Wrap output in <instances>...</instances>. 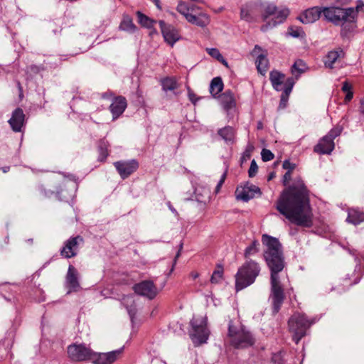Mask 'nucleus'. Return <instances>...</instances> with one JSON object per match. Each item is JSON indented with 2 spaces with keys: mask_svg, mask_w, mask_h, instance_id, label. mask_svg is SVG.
<instances>
[{
  "mask_svg": "<svg viewBox=\"0 0 364 364\" xmlns=\"http://www.w3.org/2000/svg\"><path fill=\"white\" fill-rule=\"evenodd\" d=\"M276 208L298 226L309 228L313 224L309 191L300 178L282 193L276 203Z\"/></svg>",
  "mask_w": 364,
  "mask_h": 364,
  "instance_id": "f257e3e1",
  "label": "nucleus"
},
{
  "mask_svg": "<svg viewBox=\"0 0 364 364\" xmlns=\"http://www.w3.org/2000/svg\"><path fill=\"white\" fill-rule=\"evenodd\" d=\"M262 242L265 247L264 257L271 272V294L273 310L277 313L284 300V289L280 284L279 272L284 267L282 245L276 237L264 234Z\"/></svg>",
  "mask_w": 364,
  "mask_h": 364,
  "instance_id": "f03ea898",
  "label": "nucleus"
},
{
  "mask_svg": "<svg viewBox=\"0 0 364 364\" xmlns=\"http://www.w3.org/2000/svg\"><path fill=\"white\" fill-rule=\"evenodd\" d=\"M322 11L327 21L333 23L335 26H342V34L346 33V27L349 26L346 24H351L355 22L356 11L353 7H323Z\"/></svg>",
  "mask_w": 364,
  "mask_h": 364,
  "instance_id": "7ed1b4c3",
  "label": "nucleus"
},
{
  "mask_svg": "<svg viewBox=\"0 0 364 364\" xmlns=\"http://www.w3.org/2000/svg\"><path fill=\"white\" fill-rule=\"evenodd\" d=\"M228 337L230 344L235 348H249L255 343L254 336L244 326L232 320L228 323Z\"/></svg>",
  "mask_w": 364,
  "mask_h": 364,
  "instance_id": "20e7f679",
  "label": "nucleus"
},
{
  "mask_svg": "<svg viewBox=\"0 0 364 364\" xmlns=\"http://www.w3.org/2000/svg\"><path fill=\"white\" fill-rule=\"evenodd\" d=\"M260 272L257 262L253 260L245 262L235 274V289L240 291L253 284Z\"/></svg>",
  "mask_w": 364,
  "mask_h": 364,
  "instance_id": "39448f33",
  "label": "nucleus"
},
{
  "mask_svg": "<svg viewBox=\"0 0 364 364\" xmlns=\"http://www.w3.org/2000/svg\"><path fill=\"white\" fill-rule=\"evenodd\" d=\"M314 323L302 313L296 312L289 319L288 326L292 339L295 343H299L300 340L306 335V331Z\"/></svg>",
  "mask_w": 364,
  "mask_h": 364,
  "instance_id": "423d86ee",
  "label": "nucleus"
},
{
  "mask_svg": "<svg viewBox=\"0 0 364 364\" xmlns=\"http://www.w3.org/2000/svg\"><path fill=\"white\" fill-rule=\"evenodd\" d=\"M189 331L190 338L195 346L205 343L208 339L210 331L207 328V318L203 316L193 317L191 321Z\"/></svg>",
  "mask_w": 364,
  "mask_h": 364,
  "instance_id": "0eeeda50",
  "label": "nucleus"
},
{
  "mask_svg": "<svg viewBox=\"0 0 364 364\" xmlns=\"http://www.w3.org/2000/svg\"><path fill=\"white\" fill-rule=\"evenodd\" d=\"M342 130V127L338 125L331 129L326 136L319 140L314 146V151L320 154H330L334 149L333 140L341 134Z\"/></svg>",
  "mask_w": 364,
  "mask_h": 364,
  "instance_id": "6e6552de",
  "label": "nucleus"
},
{
  "mask_svg": "<svg viewBox=\"0 0 364 364\" xmlns=\"http://www.w3.org/2000/svg\"><path fill=\"white\" fill-rule=\"evenodd\" d=\"M69 358L74 362L92 360L95 352L84 343H73L68 346Z\"/></svg>",
  "mask_w": 364,
  "mask_h": 364,
  "instance_id": "1a4fd4ad",
  "label": "nucleus"
},
{
  "mask_svg": "<svg viewBox=\"0 0 364 364\" xmlns=\"http://www.w3.org/2000/svg\"><path fill=\"white\" fill-rule=\"evenodd\" d=\"M134 291L137 294L152 300L158 294V289L153 281L144 280L134 284Z\"/></svg>",
  "mask_w": 364,
  "mask_h": 364,
  "instance_id": "9d476101",
  "label": "nucleus"
},
{
  "mask_svg": "<svg viewBox=\"0 0 364 364\" xmlns=\"http://www.w3.org/2000/svg\"><path fill=\"white\" fill-rule=\"evenodd\" d=\"M117 172L122 179L128 178L139 168V162L136 159L119 161L114 163Z\"/></svg>",
  "mask_w": 364,
  "mask_h": 364,
  "instance_id": "9b49d317",
  "label": "nucleus"
},
{
  "mask_svg": "<svg viewBox=\"0 0 364 364\" xmlns=\"http://www.w3.org/2000/svg\"><path fill=\"white\" fill-rule=\"evenodd\" d=\"M83 242V238L77 235L76 237H70L65 242V245L60 250V255L65 258H72L77 255L78 251V245Z\"/></svg>",
  "mask_w": 364,
  "mask_h": 364,
  "instance_id": "f8f14e48",
  "label": "nucleus"
},
{
  "mask_svg": "<svg viewBox=\"0 0 364 364\" xmlns=\"http://www.w3.org/2000/svg\"><path fill=\"white\" fill-rule=\"evenodd\" d=\"M161 33L164 41L171 46H173L180 39L178 30L170 24H166L164 21H159Z\"/></svg>",
  "mask_w": 364,
  "mask_h": 364,
  "instance_id": "ddd939ff",
  "label": "nucleus"
},
{
  "mask_svg": "<svg viewBox=\"0 0 364 364\" xmlns=\"http://www.w3.org/2000/svg\"><path fill=\"white\" fill-rule=\"evenodd\" d=\"M123 348H119L108 353H95L92 361L94 364H112L122 355Z\"/></svg>",
  "mask_w": 364,
  "mask_h": 364,
  "instance_id": "4468645a",
  "label": "nucleus"
},
{
  "mask_svg": "<svg viewBox=\"0 0 364 364\" xmlns=\"http://www.w3.org/2000/svg\"><path fill=\"white\" fill-rule=\"evenodd\" d=\"M261 194L260 189L255 185H246L238 186L235 191V196L237 200L247 202L253 198L256 194Z\"/></svg>",
  "mask_w": 364,
  "mask_h": 364,
  "instance_id": "2eb2a0df",
  "label": "nucleus"
},
{
  "mask_svg": "<svg viewBox=\"0 0 364 364\" xmlns=\"http://www.w3.org/2000/svg\"><path fill=\"white\" fill-rule=\"evenodd\" d=\"M289 14V11L287 8H284L282 9H278L277 8V11L274 14L272 18L271 21H267L265 24L261 26V31L265 32L268 31L269 28H272L276 26L278 24L283 23L286 18H287Z\"/></svg>",
  "mask_w": 364,
  "mask_h": 364,
  "instance_id": "dca6fc26",
  "label": "nucleus"
},
{
  "mask_svg": "<svg viewBox=\"0 0 364 364\" xmlns=\"http://www.w3.org/2000/svg\"><path fill=\"white\" fill-rule=\"evenodd\" d=\"M65 287L68 289V293L77 291L80 289L78 272L73 265L68 267L65 277Z\"/></svg>",
  "mask_w": 364,
  "mask_h": 364,
  "instance_id": "f3484780",
  "label": "nucleus"
},
{
  "mask_svg": "<svg viewBox=\"0 0 364 364\" xmlns=\"http://www.w3.org/2000/svg\"><path fill=\"white\" fill-rule=\"evenodd\" d=\"M127 107V102L124 97L117 96L115 97L111 105H109V110L112 114V119H117L125 111Z\"/></svg>",
  "mask_w": 364,
  "mask_h": 364,
  "instance_id": "a211bd4d",
  "label": "nucleus"
},
{
  "mask_svg": "<svg viewBox=\"0 0 364 364\" xmlns=\"http://www.w3.org/2000/svg\"><path fill=\"white\" fill-rule=\"evenodd\" d=\"M321 13H323V11L321 8L317 6L312 7L301 14L297 17V19L305 24L311 23L320 18Z\"/></svg>",
  "mask_w": 364,
  "mask_h": 364,
  "instance_id": "6ab92c4d",
  "label": "nucleus"
},
{
  "mask_svg": "<svg viewBox=\"0 0 364 364\" xmlns=\"http://www.w3.org/2000/svg\"><path fill=\"white\" fill-rule=\"evenodd\" d=\"M25 114L21 108H16L12 113V116L9 120V123L15 132L21 131V128L24 124Z\"/></svg>",
  "mask_w": 364,
  "mask_h": 364,
  "instance_id": "aec40b11",
  "label": "nucleus"
},
{
  "mask_svg": "<svg viewBox=\"0 0 364 364\" xmlns=\"http://www.w3.org/2000/svg\"><path fill=\"white\" fill-rule=\"evenodd\" d=\"M294 85V77H288L284 82L283 92L281 96L279 109H284L287 106L289 96L292 91Z\"/></svg>",
  "mask_w": 364,
  "mask_h": 364,
  "instance_id": "412c9836",
  "label": "nucleus"
},
{
  "mask_svg": "<svg viewBox=\"0 0 364 364\" xmlns=\"http://www.w3.org/2000/svg\"><path fill=\"white\" fill-rule=\"evenodd\" d=\"M187 21L191 24L203 28L210 23V18L206 13L200 12L198 14H193L191 16H188Z\"/></svg>",
  "mask_w": 364,
  "mask_h": 364,
  "instance_id": "4be33fe9",
  "label": "nucleus"
},
{
  "mask_svg": "<svg viewBox=\"0 0 364 364\" xmlns=\"http://www.w3.org/2000/svg\"><path fill=\"white\" fill-rule=\"evenodd\" d=\"M284 74L277 70H272L269 73V80L272 87L277 91H280L282 90V85L284 82Z\"/></svg>",
  "mask_w": 364,
  "mask_h": 364,
  "instance_id": "5701e85b",
  "label": "nucleus"
},
{
  "mask_svg": "<svg viewBox=\"0 0 364 364\" xmlns=\"http://www.w3.org/2000/svg\"><path fill=\"white\" fill-rule=\"evenodd\" d=\"M220 102L226 111L231 109L235 107V100L234 94L230 90H226L220 95Z\"/></svg>",
  "mask_w": 364,
  "mask_h": 364,
  "instance_id": "b1692460",
  "label": "nucleus"
},
{
  "mask_svg": "<svg viewBox=\"0 0 364 364\" xmlns=\"http://www.w3.org/2000/svg\"><path fill=\"white\" fill-rule=\"evenodd\" d=\"M308 68L304 60L301 59L296 60L291 67V73L294 79V83L301 76V75L307 70Z\"/></svg>",
  "mask_w": 364,
  "mask_h": 364,
  "instance_id": "393cba45",
  "label": "nucleus"
},
{
  "mask_svg": "<svg viewBox=\"0 0 364 364\" xmlns=\"http://www.w3.org/2000/svg\"><path fill=\"white\" fill-rule=\"evenodd\" d=\"M347 221L358 225L364 221V213L356 208H351L348 210Z\"/></svg>",
  "mask_w": 364,
  "mask_h": 364,
  "instance_id": "a878e982",
  "label": "nucleus"
},
{
  "mask_svg": "<svg viewBox=\"0 0 364 364\" xmlns=\"http://www.w3.org/2000/svg\"><path fill=\"white\" fill-rule=\"evenodd\" d=\"M218 135L226 142H233L235 132L233 127L226 126L218 131Z\"/></svg>",
  "mask_w": 364,
  "mask_h": 364,
  "instance_id": "bb28decb",
  "label": "nucleus"
},
{
  "mask_svg": "<svg viewBox=\"0 0 364 364\" xmlns=\"http://www.w3.org/2000/svg\"><path fill=\"white\" fill-rule=\"evenodd\" d=\"M343 54V50H331L328 53L325 57L324 64L325 66L331 69L333 68V65L336 60L340 58L341 55Z\"/></svg>",
  "mask_w": 364,
  "mask_h": 364,
  "instance_id": "cd10ccee",
  "label": "nucleus"
},
{
  "mask_svg": "<svg viewBox=\"0 0 364 364\" xmlns=\"http://www.w3.org/2000/svg\"><path fill=\"white\" fill-rule=\"evenodd\" d=\"M109 144L105 139L99 141L97 144V150L99 153L98 161H105L109 155L108 148Z\"/></svg>",
  "mask_w": 364,
  "mask_h": 364,
  "instance_id": "c85d7f7f",
  "label": "nucleus"
},
{
  "mask_svg": "<svg viewBox=\"0 0 364 364\" xmlns=\"http://www.w3.org/2000/svg\"><path fill=\"white\" fill-rule=\"evenodd\" d=\"M257 69L259 73L264 75L268 69L269 60L266 54H259L255 61Z\"/></svg>",
  "mask_w": 364,
  "mask_h": 364,
  "instance_id": "c756f323",
  "label": "nucleus"
},
{
  "mask_svg": "<svg viewBox=\"0 0 364 364\" xmlns=\"http://www.w3.org/2000/svg\"><path fill=\"white\" fill-rule=\"evenodd\" d=\"M223 89V82L220 77H214L210 85V92L213 97H215Z\"/></svg>",
  "mask_w": 364,
  "mask_h": 364,
  "instance_id": "7c9ffc66",
  "label": "nucleus"
},
{
  "mask_svg": "<svg viewBox=\"0 0 364 364\" xmlns=\"http://www.w3.org/2000/svg\"><path fill=\"white\" fill-rule=\"evenodd\" d=\"M119 28L122 31L129 33H134L136 30V26L134 24L132 18L129 16H124Z\"/></svg>",
  "mask_w": 364,
  "mask_h": 364,
  "instance_id": "2f4dec72",
  "label": "nucleus"
},
{
  "mask_svg": "<svg viewBox=\"0 0 364 364\" xmlns=\"http://www.w3.org/2000/svg\"><path fill=\"white\" fill-rule=\"evenodd\" d=\"M240 18L247 22H255L256 21V17L253 14V9L249 6H246L241 9Z\"/></svg>",
  "mask_w": 364,
  "mask_h": 364,
  "instance_id": "473e14b6",
  "label": "nucleus"
},
{
  "mask_svg": "<svg viewBox=\"0 0 364 364\" xmlns=\"http://www.w3.org/2000/svg\"><path fill=\"white\" fill-rule=\"evenodd\" d=\"M224 269L222 264H217L215 269L213 271L210 277L212 284L220 283L223 279Z\"/></svg>",
  "mask_w": 364,
  "mask_h": 364,
  "instance_id": "72a5a7b5",
  "label": "nucleus"
},
{
  "mask_svg": "<svg viewBox=\"0 0 364 364\" xmlns=\"http://www.w3.org/2000/svg\"><path fill=\"white\" fill-rule=\"evenodd\" d=\"M161 86L163 90L173 91L178 88V83L173 77H166L161 80Z\"/></svg>",
  "mask_w": 364,
  "mask_h": 364,
  "instance_id": "f704fd0d",
  "label": "nucleus"
},
{
  "mask_svg": "<svg viewBox=\"0 0 364 364\" xmlns=\"http://www.w3.org/2000/svg\"><path fill=\"white\" fill-rule=\"evenodd\" d=\"M176 10L187 20V17L193 14V8L190 7L186 2L181 1L178 4Z\"/></svg>",
  "mask_w": 364,
  "mask_h": 364,
  "instance_id": "c9c22d12",
  "label": "nucleus"
},
{
  "mask_svg": "<svg viewBox=\"0 0 364 364\" xmlns=\"http://www.w3.org/2000/svg\"><path fill=\"white\" fill-rule=\"evenodd\" d=\"M259 243L257 240L252 242L251 245L246 247L245 250V257L247 258L259 251Z\"/></svg>",
  "mask_w": 364,
  "mask_h": 364,
  "instance_id": "e433bc0d",
  "label": "nucleus"
},
{
  "mask_svg": "<svg viewBox=\"0 0 364 364\" xmlns=\"http://www.w3.org/2000/svg\"><path fill=\"white\" fill-rule=\"evenodd\" d=\"M277 6L274 4H268L262 15L263 21L267 22V19L270 16H273L274 14L277 11Z\"/></svg>",
  "mask_w": 364,
  "mask_h": 364,
  "instance_id": "4c0bfd02",
  "label": "nucleus"
},
{
  "mask_svg": "<svg viewBox=\"0 0 364 364\" xmlns=\"http://www.w3.org/2000/svg\"><path fill=\"white\" fill-rule=\"evenodd\" d=\"M136 15L138 17L139 23L141 26L146 27V28H150L152 26L153 21L151 19H150L148 16L143 14L140 11H137Z\"/></svg>",
  "mask_w": 364,
  "mask_h": 364,
  "instance_id": "58836bf2",
  "label": "nucleus"
},
{
  "mask_svg": "<svg viewBox=\"0 0 364 364\" xmlns=\"http://www.w3.org/2000/svg\"><path fill=\"white\" fill-rule=\"evenodd\" d=\"M208 53L213 58L217 59L220 62H225V66L228 67V62L224 59L220 51L217 48H211L206 49Z\"/></svg>",
  "mask_w": 364,
  "mask_h": 364,
  "instance_id": "ea45409f",
  "label": "nucleus"
},
{
  "mask_svg": "<svg viewBox=\"0 0 364 364\" xmlns=\"http://www.w3.org/2000/svg\"><path fill=\"white\" fill-rule=\"evenodd\" d=\"M288 33L294 38H299L302 36L304 34V32L301 28L290 26L288 29Z\"/></svg>",
  "mask_w": 364,
  "mask_h": 364,
  "instance_id": "a19ab883",
  "label": "nucleus"
},
{
  "mask_svg": "<svg viewBox=\"0 0 364 364\" xmlns=\"http://www.w3.org/2000/svg\"><path fill=\"white\" fill-rule=\"evenodd\" d=\"M261 156L263 161H269L274 159L273 153L267 149H263L261 152Z\"/></svg>",
  "mask_w": 364,
  "mask_h": 364,
  "instance_id": "79ce46f5",
  "label": "nucleus"
},
{
  "mask_svg": "<svg viewBox=\"0 0 364 364\" xmlns=\"http://www.w3.org/2000/svg\"><path fill=\"white\" fill-rule=\"evenodd\" d=\"M258 170V166L255 160H252L250 164V166L248 171V174L250 177H254Z\"/></svg>",
  "mask_w": 364,
  "mask_h": 364,
  "instance_id": "37998d69",
  "label": "nucleus"
},
{
  "mask_svg": "<svg viewBox=\"0 0 364 364\" xmlns=\"http://www.w3.org/2000/svg\"><path fill=\"white\" fill-rule=\"evenodd\" d=\"M43 70H44V68L41 65H31L27 67L28 72H31L33 74H38Z\"/></svg>",
  "mask_w": 364,
  "mask_h": 364,
  "instance_id": "c03bdc74",
  "label": "nucleus"
},
{
  "mask_svg": "<svg viewBox=\"0 0 364 364\" xmlns=\"http://www.w3.org/2000/svg\"><path fill=\"white\" fill-rule=\"evenodd\" d=\"M188 90V97L189 100L193 104L196 105V102L200 100L199 97H196V95L193 92V91L189 87H187Z\"/></svg>",
  "mask_w": 364,
  "mask_h": 364,
  "instance_id": "a18cd8bd",
  "label": "nucleus"
},
{
  "mask_svg": "<svg viewBox=\"0 0 364 364\" xmlns=\"http://www.w3.org/2000/svg\"><path fill=\"white\" fill-rule=\"evenodd\" d=\"M226 176H227V171H225L223 175L221 176V178L220 179V181H218L216 187H215V193H218L220 190V188L222 186V185L223 184V183L225 182V180L226 178Z\"/></svg>",
  "mask_w": 364,
  "mask_h": 364,
  "instance_id": "49530a36",
  "label": "nucleus"
},
{
  "mask_svg": "<svg viewBox=\"0 0 364 364\" xmlns=\"http://www.w3.org/2000/svg\"><path fill=\"white\" fill-rule=\"evenodd\" d=\"M282 166L284 169H287L291 173V171L294 168L295 165L291 164L289 161L286 160L284 161Z\"/></svg>",
  "mask_w": 364,
  "mask_h": 364,
  "instance_id": "de8ad7c7",
  "label": "nucleus"
},
{
  "mask_svg": "<svg viewBox=\"0 0 364 364\" xmlns=\"http://www.w3.org/2000/svg\"><path fill=\"white\" fill-rule=\"evenodd\" d=\"M127 311L131 317L132 319H133L134 316H135L136 313V310L134 306L131 305L130 306H126Z\"/></svg>",
  "mask_w": 364,
  "mask_h": 364,
  "instance_id": "09e8293b",
  "label": "nucleus"
},
{
  "mask_svg": "<svg viewBox=\"0 0 364 364\" xmlns=\"http://www.w3.org/2000/svg\"><path fill=\"white\" fill-rule=\"evenodd\" d=\"M342 90L346 93L352 91L351 85L347 81L343 82L342 85Z\"/></svg>",
  "mask_w": 364,
  "mask_h": 364,
  "instance_id": "8fccbe9b",
  "label": "nucleus"
},
{
  "mask_svg": "<svg viewBox=\"0 0 364 364\" xmlns=\"http://www.w3.org/2000/svg\"><path fill=\"white\" fill-rule=\"evenodd\" d=\"M291 173L290 171H287L284 175V185H287L291 180Z\"/></svg>",
  "mask_w": 364,
  "mask_h": 364,
  "instance_id": "3c124183",
  "label": "nucleus"
},
{
  "mask_svg": "<svg viewBox=\"0 0 364 364\" xmlns=\"http://www.w3.org/2000/svg\"><path fill=\"white\" fill-rule=\"evenodd\" d=\"M364 7V4L363 1H358V4H357V6L354 8L353 9L356 11V16L358 15V12L360 10H362V9Z\"/></svg>",
  "mask_w": 364,
  "mask_h": 364,
  "instance_id": "603ef678",
  "label": "nucleus"
},
{
  "mask_svg": "<svg viewBox=\"0 0 364 364\" xmlns=\"http://www.w3.org/2000/svg\"><path fill=\"white\" fill-rule=\"evenodd\" d=\"M359 279H355L353 282H351L350 278H345L344 279V283L346 284V286H352L354 284H357L358 282Z\"/></svg>",
  "mask_w": 364,
  "mask_h": 364,
  "instance_id": "864d4df0",
  "label": "nucleus"
},
{
  "mask_svg": "<svg viewBox=\"0 0 364 364\" xmlns=\"http://www.w3.org/2000/svg\"><path fill=\"white\" fill-rule=\"evenodd\" d=\"M353 97V91L346 92V97H345V102H350Z\"/></svg>",
  "mask_w": 364,
  "mask_h": 364,
  "instance_id": "5fc2aeb1",
  "label": "nucleus"
},
{
  "mask_svg": "<svg viewBox=\"0 0 364 364\" xmlns=\"http://www.w3.org/2000/svg\"><path fill=\"white\" fill-rule=\"evenodd\" d=\"M123 300H124V302H127V303H130V304H134V301L132 298V296H125L123 298Z\"/></svg>",
  "mask_w": 364,
  "mask_h": 364,
  "instance_id": "6e6d98bb",
  "label": "nucleus"
},
{
  "mask_svg": "<svg viewBox=\"0 0 364 364\" xmlns=\"http://www.w3.org/2000/svg\"><path fill=\"white\" fill-rule=\"evenodd\" d=\"M150 1H152L156 5V6L157 7L158 9H159V10L162 9L161 3H160V0H150Z\"/></svg>",
  "mask_w": 364,
  "mask_h": 364,
  "instance_id": "4d7b16f0",
  "label": "nucleus"
},
{
  "mask_svg": "<svg viewBox=\"0 0 364 364\" xmlns=\"http://www.w3.org/2000/svg\"><path fill=\"white\" fill-rule=\"evenodd\" d=\"M272 361L276 363L277 360H280V354H274L272 356Z\"/></svg>",
  "mask_w": 364,
  "mask_h": 364,
  "instance_id": "13d9d810",
  "label": "nucleus"
},
{
  "mask_svg": "<svg viewBox=\"0 0 364 364\" xmlns=\"http://www.w3.org/2000/svg\"><path fill=\"white\" fill-rule=\"evenodd\" d=\"M190 276L193 279H196L199 277V274L196 272H192L190 274Z\"/></svg>",
  "mask_w": 364,
  "mask_h": 364,
  "instance_id": "bf43d9fd",
  "label": "nucleus"
},
{
  "mask_svg": "<svg viewBox=\"0 0 364 364\" xmlns=\"http://www.w3.org/2000/svg\"><path fill=\"white\" fill-rule=\"evenodd\" d=\"M260 50H262V48L259 46L256 45L253 49V53H256Z\"/></svg>",
  "mask_w": 364,
  "mask_h": 364,
  "instance_id": "052dcab7",
  "label": "nucleus"
},
{
  "mask_svg": "<svg viewBox=\"0 0 364 364\" xmlns=\"http://www.w3.org/2000/svg\"><path fill=\"white\" fill-rule=\"evenodd\" d=\"M360 111L364 115V100L361 101Z\"/></svg>",
  "mask_w": 364,
  "mask_h": 364,
  "instance_id": "680f3d73",
  "label": "nucleus"
},
{
  "mask_svg": "<svg viewBox=\"0 0 364 364\" xmlns=\"http://www.w3.org/2000/svg\"><path fill=\"white\" fill-rule=\"evenodd\" d=\"M262 124L261 122H259L258 125H257V128L258 129H262Z\"/></svg>",
  "mask_w": 364,
  "mask_h": 364,
  "instance_id": "e2e57ef3",
  "label": "nucleus"
},
{
  "mask_svg": "<svg viewBox=\"0 0 364 364\" xmlns=\"http://www.w3.org/2000/svg\"><path fill=\"white\" fill-rule=\"evenodd\" d=\"M273 173L270 174L268 178V181L271 180L273 178Z\"/></svg>",
  "mask_w": 364,
  "mask_h": 364,
  "instance_id": "0e129e2a",
  "label": "nucleus"
},
{
  "mask_svg": "<svg viewBox=\"0 0 364 364\" xmlns=\"http://www.w3.org/2000/svg\"><path fill=\"white\" fill-rule=\"evenodd\" d=\"M27 242H29V243H31V244H32V243H33V239H32V238L28 239V240H27Z\"/></svg>",
  "mask_w": 364,
  "mask_h": 364,
  "instance_id": "69168bd1",
  "label": "nucleus"
},
{
  "mask_svg": "<svg viewBox=\"0 0 364 364\" xmlns=\"http://www.w3.org/2000/svg\"><path fill=\"white\" fill-rule=\"evenodd\" d=\"M107 97V93H105L102 95V97L103 98H106Z\"/></svg>",
  "mask_w": 364,
  "mask_h": 364,
  "instance_id": "338daca9",
  "label": "nucleus"
},
{
  "mask_svg": "<svg viewBox=\"0 0 364 364\" xmlns=\"http://www.w3.org/2000/svg\"><path fill=\"white\" fill-rule=\"evenodd\" d=\"M350 26L351 28H348V31H351V30H353V26H352V25H350Z\"/></svg>",
  "mask_w": 364,
  "mask_h": 364,
  "instance_id": "774afa93",
  "label": "nucleus"
}]
</instances>
